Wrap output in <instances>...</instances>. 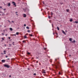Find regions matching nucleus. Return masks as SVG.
I'll return each mask as SVG.
<instances>
[{
  "mask_svg": "<svg viewBox=\"0 0 78 78\" xmlns=\"http://www.w3.org/2000/svg\"><path fill=\"white\" fill-rule=\"evenodd\" d=\"M59 64H60V63H59V62H56V65L52 64V66H53V65H54V66H55L56 69H58V68L59 66Z\"/></svg>",
  "mask_w": 78,
  "mask_h": 78,
  "instance_id": "f257e3e1",
  "label": "nucleus"
},
{
  "mask_svg": "<svg viewBox=\"0 0 78 78\" xmlns=\"http://www.w3.org/2000/svg\"><path fill=\"white\" fill-rule=\"evenodd\" d=\"M4 67H7V68H9L10 67V66L9 65H6V64H5L4 65Z\"/></svg>",
  "mask_w": 78,
  "mask_h": 78,
  "instance_id": "f03ea898",
  "label": "nucleus"
},
{
  "mask_svg": "<svg viewBox=\"0 0 78 78\" xmlns=\"http://www.w3.org/2000/svg\"><path fill=\"white\" fill-rule=\"evenodd\" d=\"M12 3L13 4V5H14V6H16V3H15V2H12Z\"/></svg>",
  "mask_w": 78,
  "mask_h": 78,
  "instance_id": "7ed1b4c3",
  "label": "nucleus"
},
{
  "mask_svg": "<svg viewBox=\"0 0 78 78\" xmlns=\"http://www.w3.org/2000/svg\"><path fill=\"white\" fill-rule=\"evenodd\" d=\"M23 16L24 17H27V15L25 14H23Z\"/></svg>",
  "mask_w": 78,
  "mask_h": 78,
  "instance_id": "20e7f679",
  "label": "nucleus"
},
{
  "mask_svg": "<svg viewBox=\"0 0 78 78\" xmlns=\"http://www.w3.org/2000/svg\"><path fill=\"white\" fill-rule=\"evenodd\" d=\"M62 32L63 33V34H64L65 35H66V34L65 33V32L64 31V30H62Z\"/></svg>",
  "mask_w": 78,
  "mask_h": 78,
  "instance_id": "39448f33",
  "label": "nucleus"
},
{
  "mask_svg": "<svg viewBox=\"0 0 78 78\" xmlns=\"http://www.w3.org/2000/svg\"><path fill=\"white\" fill-rule=\"evenodd\" d=\"M72 43H75V42H76V41H75V40H74L73 41H71Z\"/></svg>",
  "mask_w": 78,
  "mask_h": 78,
  "instance_id": "423d86ee",
  "label": "nucleus"
},
{
  "mask_svg": "<svg viewBox=\"0 0 78 78\" xmlns=\"http://www.w3.org/2000/svg\"><path fill=\"white\" fill-rule=\"evenodd\" d=\"M3 52H4V55H6V51H3Z\"/></svg>",
  "mask_w": 78,
  "mask_h": 78,
  "instance_id": "0eeeda50",
  "label": "nucleus"
},
{
  "mask_svg": "<svg viewBox=\"0 0 78 78\" xmlns=\"http://www.w3.org/2000/svg\"><path fill=\"white\" fill-rule=\"evenodd\" d=\"M2 62H5V60H2Z\"/></svg>",
  "mask_w": 78,
  "mask_h": 78,
  "instance_id": "6e6552de",
  "label": "nucleus"
},
{
  "mask_svg": "<svg viewBox=\"0 0 78 78\" xmlns=\"http://www.w3.org/2000/svg\"><path fill=\"white\" fill-rule=\"evenodd\" d=\"M72 39L71 38H69V41H72Z\"/></svg>",
  "mask_w": 78,
  "mask_h": 78,
  "instance_id": "1a4fd4ad",
  "label": "nucleus"
},
{
  "mask_svg": "<svg viewBox=\"0 0 78 78\" xmlns=\"http://www.w3.org/2000/svg\"><path fill=\"white\" fill-rule=\"evenodd\" d=\"M29 35L30 36H31V37H32L33 36V35H32V34H29Z\"/></svg>",
  "mask_w": 78,
  "mask_h": 78,
  "instance_id": "9d476101",
  "label": "nucleus"
},
{
  "mask_svg": "<svg viewBox=\"0 0 78 78\" xmlns=\"http://www.w3.org/2000/svg\"><path fill=\"white\" fill-rule=\"evenodd\" d=\"M24 37L25 39H27V36H26V35L24 36Z\"/></svg>",
  "mask_w": 78,
  "mask_h": 78,
  "instance_id": "9b49d317",
  "label": "nucleus"
},
{
  "mask_svg": "<svg viewBox=\"0 0 78 78\" xmlns=\"http://www.w3.org/2000/svg\"><path fill=\"white\" fill-rule=\"evenodd\" d=\"M10 5H11V3H9L8 6H10Z\"/></svg>",
  "mask_w": 78,
  "mask_h": 78,
  "instance_id": "f8f14e48",
  "label": "nucleus"
},
{
  "mask_svg": "<svg viewBox=\"0 0 78 78\" xmlns=\"http://www.w3.org/2000/svg\"><path fill=\"white\" fill-rule=\"evenodd\" d=\"M57 28L58 30H59V27H57Z\"/></svg>",
  "mask_w": 78,
  "mask_h": 78,
  "instance_id": "ddd939ff",
  "label": "nucleus"
},
{
  "mask_svg": "<svg viewBox=\"0 0 78 78\" xmlns=\"http://www.w3.org/2000/svg\"><path fill=\"white\" fill-rule=\"evenodd\" d=\"M10 31H12V28H10Z\"/></svg>",
  "mask_w": 78,
  "mask_h": 78,
  "instance_id": "4468645a",
  "label": "nucleus"
},
{
  "mask_svg": "<svg viewBox=\"0 0 78 78\" xmlns=\"http://www.w3.org/2000/svg\"><path fill=\"white\" fill-rule=\"evenodd\" d=\"M43 72V73H46V72H45V70H44Z\"/></svg>",
  "mask_w": 78,
  "mask_h": 78,
  "instance_id": "2eb2a0df",
  "label": "nucleus"
},
{
  "mask_svg": "<svg viewBox=\"0 0 78 78\" xmlns=\"http://www.w3.org/2000/svg\"><path fill=\"white\" fill-rule=\"evenodd\" d=\"M66 11L67 12H68L69 11V9H66Z\"/></svg>",
  "mask_w": 78,
  "mask_h": 78,
  "instance_id": "dca6fc26",
  "label": "nucleus"
},
{
  "mask_svg": "<svg viewBox=\"0 0 78 78\" xmlns=\"http://www.w3.org/2000/svg\"><path fill=\"white\" fill-rule=\"evenodd\" d=\"M19 32H16V35H19Z\"/></svg>",
  "mask_w": 78,
  "mask_h": 78,
  "instance_id": "f3484780",
  "label": "nucleus"
},
{
  "mask_svg": "<svg viewBox=\"0 0 78 78\" xmlns=\"http://www.w3.org/2000/svg\"><path fill=\"white\" fill-rule=\"evenodd\" d=\"M26 28L27 29H30V28L28 27L27 26L26 27Z\"/></svg>",
  "mask_w": 78,
  "mask_h": 78,
  "instance_id": "a211bd4d",
  "label": "nucleus"
},
{
  "mask_svg": "<svg viewBox=\"0 0 78 78\" xmlns=\"http://www.w3.org/2000/svg\"><path fill=\"white\" fill-rule=\"evenodd\" d=\"M72 21H73V20L72 19H71L70 20V22H72Z\"/></svg>",
  "mask_w": 78,
  "mask_h": 78,
  "instance_id": "6ab92c4d",
  "label": "nucleus"
},
{
  "mask_svg": "<svg viewBox=\"0 0 78 78\" xmlns=\"http://www.w3.org/2000/svg\"><path fill=\"white\" fill-rule=\"evenodd\" d=\"M53 13L52 12H51V16H53Z\"/></svg>",
  "mask_w": 78,
  "mask_h": 78,
  "instance_id": "aec40b11",
  "label": "nucleus"
},
{
  "mask_svg": "<svg viewBox=\"0 0 78 78\" xmlns=\"http://www.w3.org/2000/svg\"><path fill=\"white\" fill-rule=\"evenodd\" d=\"M36 73H34V76H36Z\"/></svg>",
  "mask_w": 78,
  "mask_h": 78,
  "instance_id": "412c9836",
  "label": "nucleus"
},
{
  "mask_svg": "<svg viewBox=\"0 0 78 78\" xmlns=\"http://www.w3.org/2000/svg\"><path fill=\"white\" fill-rule=\"evenodd\" d=\"M2 40H3V41H4V40H5V39H4V38L2 37Z\"/></svg>",
  "mask_w": 78,
  "mask_h": 78,
  "instance_id": "4be33fe9",
  "label": "nucleus"
},
{
  "mask_svg": "<svg viewBox=\"0 0 78 78\" xmlns=\"http://www.w3.org/2000/svg\"><path fill=\"white\" fill-rule=\"evenodd\" d=\"M75 23H78V21H75Z\"/></svg>",
  "mask_w": 78,
  "mask_h": 78,
  "instance_id": "5701e85b",
  "label": "nucleus"
},
{
  "mask_svg": "<svg viewBox=\"0 0 78 78\" xmlns=\"http://www.w3.org/2000/svg\"><path fill=\"white\" fill-rule=\"evenodd\" d=\"M23 43H25V42H25V40H24L23 41Z\"/></svg>",
  "mask_w": 78,
  "mask_h": 78,
  "instance_id": "b1692460",
  "label": "nucleus"
},
{
  "mask_svg": "<svg viewBox=\"0 0 78 78\" xmlns=\"http://www.w3.org/2000/svg\"><path fill=\"white\" fill-rule=\"evenodd\" d=\"M59 59V58H56V59H55V61H57V59Z\"/></svg>",
  "mask_w": 78,
  "mask_h": 78,
  "instance_id": "393cba45",
  "label": "nucleus"
},
{
  "mask_svg": "<svg viewBox=\"0 0 78 78\" xmlns=\"http://www.w3.org/2000/svg\"><path fill=\"white\" fill-rule=\"evenodd\" d=\"M12 36H16V34H13Z\"/></svg>",
  "mask_w": 78,
  "mask_h": 78,
  "instance_id": "a878e982",
  "label": "nucleus"
},
{
  "mask_svg": "<svg viewBox=\"0 0 78 78\" xmlns=\"http://www.w3.org/2000/svg\"><path fill=\"white\" fill-rule=\"evenodd\" d=\"M48 17L49 19H50V16H48Z\"/></svg>",
  "mask_w": 78,
  "mask_h": 78,
  "instance_id": "bb28decb",
  "label": "nucleus"
},
{
  "mask_svg": "<svg viewBox=\"0 0 78 78\" xmlns=\"http://www.w3.org/2000/svg\"><path fill=\"white\" fill-rule=\"evenodd\" d=\"M27 54L28 55H30V52H28Z\"/></svg>",
  "mask_w": 78,
  "mask_h": 78,
  "instance_id": "cd10ccee",
  "label": "nucleus"
},
{
  "mask_svg": "<svg viewBox=\"0 0 78 78\" xmlns=\"http://www.w3.org/2000/svg\"><path fill=\"white\" fill-rule=\"evenodd\" d=\"M12 44H13V45H14V42H13Z\"/></svg>",
  "mask_w": 78,
  "mask_h": 78,
  "instance_id": "c85d7f7f",
  "label": "nucleus"
},
{
  "mask_svg": "<svg viewBox=\"0 0 78 78\" xmlns=\"http://www.w3.org/2000/svg\"><path fill=\"white\" fill-rule=\"evenodd\" d=\"M30 31L29 30H27V32H28V33H29Z\"/></svg>",
  "mask_w": 78,
  "mask_h": 78,
  "instance_id": "c756f323",
  "label": "nucleus"
},
{
  "mask_svg": "<svg viewBox=\"0 0 78 78\" xmlns=\"http://www.w3.org/2000/svg\"><path fill=\"white\" fill-rule=\"evenodd\" d=\"M0 13L1 14H2V13H3V12H2L0 11Z\"/></svg>",
  "mask_w": 78,
  "mask_h": 78,
  "instance_id": "7c9ffc66",
  "label": "nucleus"
},
{
  "mask_svg": "<svg viewBox=\"0 0 78 78\" xmlns=\"http://www.w3.org/2000/svg\"><path fill=\"white\" fill-rule=\"evenodd\" d=\"M26 25L25 24H24V27H26Z\"/></svg>",
  "mask_w": 78,
  "mask_h": 78,
  "instance_id": "2f4dec72",
  "label": "nucleus"
},
{
  "mask_svg": "<svg viewBox=\"0 0 78 78\" xmlns=\"http://www.w3.org/2000/svg\"><path fill=\"white\" fill-rule=\"evenodd\" d=\"M50 62H52V60H50Z\"/></svg>",
  "mask_w": 78,
  "mask_h": 78,
  "instance_id": "473e14b6",
  "label": "nucleus"
},
{
  "mask_svg": "<svg viewBox=\"0 0 78 78\" xmlns=\"http://www.w3.org/2000/svg\"><path fill=\"white\" fill-rule=\"evenodd\" d=\"M9 45H10V46H11V45H12L11 44H9Z\"/></svg>",
  "mask_w": 78,
  "mask_h": 78,
  "instance_id": "72a5a7b5",
  "label": "nucleus"
},
{
  "mask_svg": "<svg viewBox=\"0 0 78 78\" xmlns=\"http://www.w3.org/2000/svg\"><path fill=\"white\" fill-rule=\"evenodd\" d=\"M5 35L6 36H8L7 34H6Z\"/></svg>",
  "mask_w": 78,
  "mask_h": 78,
  "instance_id": "f704fd0d",
  "label": "nucleus"
},
{
  "mask_svg": "<svg viewBox=\"0 0 78 78\" xmlns=\"http://www.w3.org/2000/svg\"><path fill=\"white\" fill-rule=\"evenodd\" d=\"M59 75H61V73L60 72L59 73Z\"/></svg>",
  "mask_w": 78,
  "mask_h": 78,
  "instance_id": "c9c22d12",
  "label": "nucleus"
},
{
  "mask_svg": "<svg viewBox=\"0 0 78 78\" xmlns=\"http://www.w3.org/2000/svg\"><path fill=\"white\" fill-rule=\"evenodd\" d=\"M36 63H38V61H37L36 62Z\"/></svg>",
  "mask_w": 78,
  "mask_h": 78,
  "instance_id": "e433bc0d",
  "label": "nucleus"
},
{
  "mask_svg": "<svg viewBox=\"0 0 78 78\" xmlns=\"http://www.w3.org/2000/svg\"><path fill=\"white\" fill-rule=\"evenodd\" d=\"M8 38H9V39H10V37H8Z\"/></svg>",
  "mask_w": 78,
  "mask_h": 78,
  "instance_id": "4c0bfd02",
  "label": "nucleus"
},
{
  "mask_svg": "<svg viewBox=\"0 0 78 78\" xmlns=\"http://www.w3.org/2000/svg\"><path fill=\"white\" fill-rule=\"evenodd\" d=\"M7 59V60H9V58H8Z\"/></svg>",
  "mask_w": 78,
  "mask_h": 78,
  "instance_id": "58836bf2",
  "label": "nucleus"
},
{
  "mask_svg": "<svg viewBox=\"0 0 78 78\" xmlns=\"http://www.w3.org/2000/svg\"><path fill=\"white\" fill-rule=\"evenodd\" d=\"M0 8H2V6H0Z\"/></svg>",
  "mask_w": 78,
  "mask_h": 78,
  "instance_id": "ea45409f",
  "label": "nucleus"
},
{
  "mask_svg": "<svg viewBox=\"0 0 78 78\" xmlns=\"http://www.w3.org/2000/svg\"><path fill=\"white\" fill-rule=\"evenodd\" d=\"M46 49H47L46 48H44V50H46Z\"/></svg>",
  "mask_w": 78,
  "mask_h": 78,
  "instance_id": "a19ab883",
  "label": "nucleus"
},
{
  "mask_svg": "<svg viewBox=\"0 0 78 78\" xmlns=\"http://www.w3.org/2000/svg\"><path fill=\"white\" fill-rule=\"evenodd\" d=\"M2 35H4V34L2 33Z\"/></svg>",
  "mask_w": 78,
  "mask_h": 78,
  "instance_id": "79ce46f5",
  "label": "nucleus"
},
{
  "mask_svg": "<svg viewBox=\"0 0 78 78\" xmlns=\"http://www.w3.org/2000/svg\"><path fill=\"white\" fill-rule=\"evenodd\" d=\"M5 10H6V9H4V11H5Z\"/></svg>",
  "mask_w": 78,
  "mask_h": 78,
  "instance_id": "37998d69",
  "label": "nucleus"
},
{
  "mask_svg": "<svg viewBox=\"0 0 78 78\" xmlns=\"http://www.w3.org/2000/svg\"><path fill=\"white\" fill-rule=\"evenodd\" d=\"M5 47H6V44H5Z\"/></svg>",
  "mask_w": 78,
  "mask_h": 78,
  "instance_id": "c03bdc74",
  "label": "nucleus"
},
{
  "mask_svg": "<svg viewBox=\"0 0 78 78\" xmlns=\"http://www.w3.org/2000/svg\"><path fill=\"white\" fill-rule=\"evenodd\" d=\"M5 57H6V58H8V56H6Z\"/></svg>",
  "mask_w": 78,
  "mask_h": 78,
  "instance_id": "a18cd8bd",
  "label": "nucleus"
},
{
  "mask_svg": "<svg viewBox=\"0 0 78 78\" xmlns=\"http://www.w3.org/2000/svg\"><path fill=\"white\" fill-rule=\"evenodd\" d=\"M28 70H30V68H28Z\"/></svg>",
  "mask_w": 78,
  "mask_h": 78,
  "instance_id": "49530a36",
  "label": "nucleus"
},
{
  "mask_svg": "<svg viewBox=\"0 0 78 78\" xmlns=\"http://www.w3.org/2000/svg\"><path fill=\"white\" fill-rule=\"evenodd\" d=\"M1 55H3V53H1Z\"/></svg>",
  "mask_w": 78,
  "mask_h": 78,
  "instance_id": "de8ad7c7",
  "label": "nucleus"
},
{
  "mask_svg": "<svg viewBox=\"0 0 78 78\" xmlns=\"http://www.w3.org/2000/svg\"><path fill=\"white\" fill-rule=\"evenodd\" d=\"M9 77H11V76H9Z\"/></svg>",
  "mask_w": 78,
  "mask_h": 78,
  "instance_id": "09e8293b",
  "label": "nucleus"
},
{
  "mask_svg": "<svg viewBox=\"0 0 78 78\" xmlns=\"http://www.w3.org/2000/svg\"><path fill=\"white\" fill-rule=\"evenodd\" d=\"M63 4V3H61V5H62Z\"/></svg>",
  "mask_w": 78,
  "mask_h": 78,
  "instance_id": "8fccbe9b",
  "label": "nucleus"
},
{
  "mask_svg": "<svg viewBox=\"0 0 78 78\" xmlns=\"http://www.w3.org/2000/svg\"><path fill=\"white\" fill-rule=\"evenodd\" d=\"M12 22L13 23H14V21H12Z\"/></svg>",
  "mask_w": 78,
  "mask_h": 78,
  "instance_id": "3c124183",
  "label": "nucleus"
},
{
  "mask_svg": "<svg viewBox=\"0 0 78 78\" xmlns=\"http://www.w3.org/2000/svg\"><path fill=\"white\" fill-rule=\"evenodd\" d=\"M69 56H71V55H69Z\"/></svg>",
  "mask_w": 78,
  "mask_h": 78,
  "instance_id": "603ef678",
  "label": "nucleus"
},
{
  "mask_svg": "<svg viewBox=\"0 0 78 78\" xmlns=\"http://www.w3.org/2000/svg\"><path fill=\"white\" fill-rule=\"evenodd\" d=\"M26 35H28V34H26Z\"/></svg>",
  "mask_w": 78,
  "mask_h": 78,
  "instance_id": "864d4df0",
  "label": "nucleus"
},
{
  "mask_svg": "<svg viewBox=\"0 0 78 78\" xmlns=\"http://www.w3.org/2000/svg\"><path fill=\"white\" fill-rule=\"evenodd\" d=\"M8 22H10V21H9L8 20Z\"/></svg>",
  "mask_w": 78,
  "mask_h": 78,
  "instance_id": "5fc2aeb1",
  "label": "nucleus"
},
{
  "mask_svg": "<svg viewBox=\"0 0 78 78\" xmlns=\"http://www.w3.org/2000/svg\"><path fill=\"white\" fill-rule=\"evenodd\" d=\"M16 13H17V12H16Z\"/></svg>",
  "mask_w": 78,
  "mask_h": 78,
  "instance_id": "6e6d98bb",
  "label": "nucleus"
},
{
  "mask_svg": "<svg viewBox=\"0 0 78 78\" xmlns=\"http://www.w3.org/2000/svg\"><path fill=\"white\" fill-rule=\"evenodd\" d=\"M4 27H6V26H5Z\"/></svg>",
  "mask_w": 78,
  "mask_h": 78,
  "instance_id": "4d7b16f0",
  "label": "nucleus"
},
{
  "mask_svg": "<svg viewBox=\"0 0 78 78\" xmlns=\"http://www.w3.org/2000/svg\"><path fill=\"white\" fill-rule=\"evenodd\" d=\"M56 34H57V35H58V34H57V33H56Z\"/></svg>",
  "mask_w": 78,
  "mask_h": 78,
  "instance_id": "13d9d810",
  "label": "nucleus"
},
{
  "mask_svg": "<svg viewBox=\"0 0 78 78\" xmlns=\"http://www.w3.org/2000/svg\"><path fill=\"white\" fill-rule=\"evenodd\" d=\"M16 15H18V14H16Z\"/></svg>",
  "mask_w": 78,
  "mask_h": 78,
  "instance_id": "bf43d9fd",
  "label": "nucleus"
},
{
  "mask_svg": "<svg viewBox=\"0 0 78 78\" xmlns=\"http://www.w3.org/2000/svg\"><path fill=\"white\" fill-rule=\"evenodd\" d=\"M2 41V42H3V41Z\"/></svg>",
  "mask_w": 78,
  "mask_h": 78,
  "instance_id": "052dcab7",
  "label": "nucleus"
},
{
  "mask_svg": "<svg viewBox=\"0 0 78 78\" xmlns=\"http://www.w3.org/2000/svg\"><path fill=\"white\" fill-rule=\"evenodd\" d=\"M73 23H75V22H73Z\"/></svg>",
  "mask_w": 78,
  "mask_h": 78,
  "instance_id": "680f3d73",
  "label": "nucleus"
},
{
  "mask_svg": "<svg viewBox=\"0 0 78 78\" xmlns=\"http://www.w3.org/2000/svg\"><path fill=\"white\" fill-rule=\"evenodd\" d=\"M1 15V14H0V16Z\"/></svg>",
  "mask_w": 78,
  "mask_h": 78,
  "instance_id": "e2e57ef3",
  "label": "nucleus"
},
{
  "mask_svg": "<svg viewBox=\"0 0 78 78\" xmlns=\"http://www.w3.org/2000/svg\"><path fill=\"white\" fill-rule=\"evenodd\" d=\"M1 27H2V26H1Z\"/></svg>",
  "mask_w": 78,
  "mask_h": 78,
  "instance_id": "0e129e2a",
  "label": "nucleus"
},
{
  "mask_svg": "<svg viewBox=\"0 0 78 78\" xmlns=\"http://www.w3.org/2000/svg\"><path fill=\"white\" fill-rule=\"evenodd\" d=\"M78 53V51H77Z\"/></svg>",
  "mask_w": 78,
  "mask_h": 78,
  "instance_id": "69168bd1",
  "label": "nucleus"
}]
</instances>
